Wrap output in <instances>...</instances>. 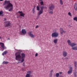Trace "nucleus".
<instances>
[{
    "mask_svg": "<svg viewBox=\"0 0 77 77\" xmlns=\"http://www.w3.org/2000/svg\"><path fill=\"white\" fill-rule=\"evenodd\" d=\"M21 55V56L20 55V54L18 52H17L15 54L16 60H18V63H19L23 62L24 60V59H25V54L24 53H22Z\"/></svg>",
    "mask_w": 77,
    "mask_h": 77,
    "instance_id": "1",
    "label": "nucleus"
},
{
    "mask_svg": "<svg viewBox=\"0 0 77 77\" xmlns=\"http://www.w3.org/2000/svg\"><path fill=\"white\" fill-rule=\"evenodd\" d=\"M6 4H7V5H6ZM4 5H6L4 7L6 10H8L9 8L10 9L8 10L9 11H12V10H13V5L11 3L10 1L5 0L4 3Z\"/></svg>",
    "mask_w": 77,
    "mask_h": 77,
    "instance_id": "2",
    "label": "nucleus"
},
{
    "mask_svg": "<svg viewBox=\"0 0 77 77\" xmlns=\"http://www.w3.org/2000/svg\"><path fill=\"white\" fill-rule=\"evenodd\" d=\"M68 43V45H69L72 48V49L73 50H77V47L75 46L74 47V46H75V45H77V44H75L74 43H71V42L70 41V40H69L67 41Z\"/></svg>",
    "mask_w": 77,
    "mask_h": 77,
    "instance_id": "3",
    "label": "nucleus"
},
{
    "mask_svg": "<svg viewBox=\"0 0 77 77\" xmlns=\"http://www.w3.org/2000/svg\"><path fill=\"white\" fill-rule=\"evenodd\" d=\"M55 7L54 5L53 4H51V6L49 7V11H51L49 12V14H53V11L54 10V9Z\"/></svg>",
    "mask_w": 77,
    "mask_h": 77,
    "instance_id": "4",
    "label": "nucleus"
},
{
    "mask_svg": "<svg viewBox=\"0 0 77 77\" xmlns=\"http://www.w3.org/2000/svg\"><path fill=\"white\" fill-rule=\"evenodd\" d=\"M12 24L10 21H7L4 22V26L5 27H8L11 26Z\"/></svg>",
    "mask_w": 77,
    "mask_h": 77,
    "instance_id": "5",
    "label": "nucleus"
},
{
    "mask_svg": "<svg viewBox=\"0 0 77 77\" xmlns=\"http://www.w3.org/2000/svg\"><path fill=\"white\" fill-rule=\"evenodd\" d=\"M52 37H57L59 36V34L57 32H55L52 33L51 35Z\"/></svg>",
    "mask_w": 77,
    "mask_h": 77,
    "instance_id": "6",
    "label": "nucleus"
},
{
    "mask_svg": "<svg viewBox=\"0 0 77 77\" xmlns=\"http://www.w3.org/2000/svg\"><path fill=\"white\" fill-rule=\"evenodd\" d=\"M26 30L25 29H22L21 30V35H24L26 34Z\"/></svg>",
    "mask_w": 77,
    "mask_h": 77,
    "instance_id": "7",
    "label": "nucleus"
},
{
    "mask_svg": "<svg viewBox=\"0 0 77 77\" xmlns=\"http://www.w3.org/2000/svg\"><path fill=\"white\" fill-rule=\"evenodd\" d=\"M0 45L3 49H6V47L4 45V43L1 42L0 43Z\"/></svg>",
    "mask_w": 77,
    "mask_h": 77,
    "instance_id": "8",
    "label": "nucleus"
},
{
    "mask_svg": "<svg viewBox=\"0 0 77 77\" xmlns=\"http://www.w3.org/2000/svg\"><path fill=\"white\" fill-rule=\"evenodd\" d=\"M18 13L20 14V17H24L25 15V14L23 13V11H19L18 12Z\"/></svg>",
    "mask_w": 77,
    "mask_h": 77,
    "instance_id": "9",
    "label": "nucleus"
},
{
    "mask_svg": "<svg viewBox=\"0 0 77 77\" xmlns=\"http://www.w3.org/2000/svg\"><path fill=\"white\" fill-rule=\"evenodd\" d=\"M32 31H30L29 32V36H30L31 38H35V35H34L32 34Z\"/></svg>",
    "mask_w": 77,
    "mask_h": 77,
    "instance_id": "10",
    "label": "nucleus"
},
{
    "mask_svg": "<svg viewBox=\"0 0 77 77\" xmlns=\"http://www.w3.org/2000/svg\"><path fill=\"white\" fill-rule=\"evenodd\" d=\"M63 55L64 57H66L67 56V52L65 51H63Z\"/></svg>",
    "mask_w": 77,
    "mask_h": 77,
    "instance_id": "11",
    "label": "nucleus"
},
{
    "mask_svg": "<svg viewBox=\"0 0 77 77\" xmlns=\"http://www.w3.org/2000/svg\"><path fill=\"white\" fill-rule=\"evenodd\" d=\"M60 33L61 35H63V33H65L66 31H65L63 30V29L62 28H60Z\"/></svg>",
    "mask_w": 77,
    "mask_h": 77,
    "instance_id": "12",
    "label": "nucleus"
},
{
    "mask_svg": "<svg viewBox=\"0 0 77 77\" xmlns=\"http://www.w3.org/2000/svg\"><path fill=\"white\" fill-rule=\"evenodd\" d=\"M39 6L41 9V10H42V11H43V9H44L45 7L44 6H42L41 5H39Z\"/></svg>",
    "mask_w": 77,
    "mask_h": 77,
    "instance_id": "13",
    "label": "nucleus"
},
{
    "mask_svg": "<svg viewBox=\"0 0 77 77\" xmlns=\"http://www.w3.org/2000/svg\"><path fill=\"white\" fill-rule=\"evenodd\" d=\"M74 8L75 11H77V4L76 3H75Z\"/></svg>",
    "mask_w": 77,
    "mask_h": 77,
    "instance_id": "14",
    "label": "nucleus"
},
{
    "mask_svg": "<svg viewBox=\"0 0 77 77\" xmlns=\"http://www.w3.org/2000/svg\"><path fill=\"white\" fill-rule=\"evenodd\" d=\"M43 13V10H40L39 11V12L38 13V15L39 16L41 14H42Z\"/></svg>",
    "mask_w": 77,
    "mask_h": 77,
    "instance_id": "15",
    "label": "nucleus"
},
{
    "mask_svg": "<svg viewBox=\"0 0 77 77\" xmlns=\"http://www.w3.org/2000/svg\"><path fill=\"white\" fill-rule=\"evenodd\" d=\"M35 8H36V6L35 5L34 6V8L33 9H32V11L33 14H35Z\"/></svg>",
    "mask_w": 77,
    "mask_h": 77,
    "instance_id": "16",
    "label": "nucleus"
},
{
    "mask_svg": "<svg viewBox=\"0 0 77 77\" xmlns=\"http://www.w3.org/2000/svg\"><path fill=\"white\" fill-rule=\"evenodd\" d=\"M54 43L55 44H56L57 43V39H56L54 40Z\"/></svg>",
    "mask_w": 77,
    "mask_h": 77,
    "instance_id": "17",
    "label": "nucleus"
},
{
    "mask_svg": "<svg viewBox=\"0 0 77 77\" xmlns=\"http://www.w3.org/2000/svg\"><path fill=\"white\" fill-rule=\"evenodd\" d=\"M6 53H7V51H5L4 52L2 53V55L3 56H4V55H5V54H6Z\"/></svg>",
    "mask_w": 77,
    "mask_h": 77,
    "instance_id": "18",
    "label": "nucleus"
},
{
    "mask_svg": "<svg viewBox=\"0 0 77 77\" xmlns=\"http://www.w3.org/2000/svg\"><path fill=\"white\" fill-rule=\"evenodd\" d=\"M73 74L75 77H77V72H75L73 73Z\"/></svg>",
    "mask_w": 77,
    "mask_h": 77,
    "instance_id": "19",
    "label": "nucleus"
},
{
    "mask_svg": "<svg viewBox=\"0 0 77 77\" xmlns=\"http://www.w3.org/2000/svg\"><path fill=\"white\" fill-rule=\"evenodd\" d=\"M32 74V71H29V77H32V75H30Z\"/></svg>",
    "mask_w": 77,
    "mask_h": 77,
    "instance_id": "20",
    "label": "nucleus"
},
{
    "mask_svg": "<svg viewBox=\"0 0 77 77\" xmlns=\"http://www.w3.org/2000/svg\"><path fill=\"white\" fill-rule=\"evenodd\" d=\"M9 63V62L8 61H4L3 62V64H8V63Z\"/></svg>",
    "mask_w": 77,
    "mask_h": 77,
    "instance_id": "21",
    "label": "nucleus"
},
{
    "mask_svg": "<svg viewBox=\"0 0 77 77\" xmlns=\"http://www.w3.org/2000/svg\"><path fill=\"white\" fill-rule=\"evenodd\" d=\"M37 11H39V10H40V9L39 8H40V7H39V5L38 6H37Z\"/></svg>",
    "mask_w": 77,
    "mask_h": 77,
    "instance_id": "22",
    "label": "nucleus"
},
{
    "mask_svg": "<svg viewBox=\"0 0 77 77\" xmlns=\"http://www.w3.org/2000/svg\"><path fill=\"white\" fill-rule=\"evenodd\" d=\"M77 61H75L74 62V65H75V67H76V66H77Z\"/></svg>",
    "mask_w": 77,
    "mask_h": 77,
    "instance_id": "23",
    "label": "nucleus"
},
{
    "mask_svg": "<svg viewBox=\"0 0 77 77\" xmlns=\"http://www.w3.org/2000/svg\"><path fill=\"white\" fill-rule=\"evenodd\" d=\"M55 75L56 77H59V73H56Z\"/></svg>",
    "mask_w": 77,
    "mask_h": 77,
    "instance_id": "24",
    "label": "nucleus"
},
{
    "mask_svg": "<svg viewBox=\"0 0 77 77\" xmlns=\"http://www.w3.org/2000/svg\"><path fill=\"white\" fill-rule=\"evenodd\" d=\"M72 71H71L70 70H69V71H68L67 73L68 74H71L72 73Z\"/></svg>",
    "mask_w": 77,
    "mask_h": 77,
    "instance_id": "25",
    "label": "nucleus"
},
{
    "mask_svg": "<svg viewBox=\"0 0 77 77\" xmlns=\"http://www.w3.org/2000/svg\"><path fill=\"white\" fill-rule=\"evenodd\" d=\"M40 4L41 6H42V5H44V2H43V1H41V2H40Z\"/></svg>",
    "mask_w": 77,
    "mask_h": 77,
    "instance_id": "26",
    "label": "nucleus"
},
{
    "mask_svg": "<svg viewBox=\"0 0 77 77\" xmlns=\"http://www.w3.org/2000/svg\"><path fill=\"white\" fill-rule=\"evenodd\" d=\"M60 5H63V2H62V0H60Z\"/></svg>",
    "mask_w": 77,
    "mask_h": 77,
    "instance_id": "27",
    "label": "nucleus"
},
{
    "mask_svg": "<svg viewBox=\"0 0 77 77\" xmlns=\"http://www.w3.org/2000/svg\"><path fill=\"white\" fill-rule=\"evenodd\" d=\"M74 20L75 21H77V17H75L73 18Z\"/></svg>",
    "mask_w": 77,
    "mask_h": 77,
    "instance_id": "28",
    "label": "nucleus"
},
{
    "mask_svg": "<svg viewBox=\"0 0 77 77\" xmlns=\"http://www.w3.org/2000/svg\"><path fill=\"white\" fill-rule=\"evenodd\" d=\"M69 71H71L72 72V67H71L70 68Z\"/></svg>",
    "mask_w": 77,
    "mask_h": 77,
    "instance_id": "29",
    "label": "nucleus"
},
{
    "mask_svg": "<svg viewBox=\"0 0 77 77\" xmlns=\"http://www.w3.org/2000/svg\"><path fill=\"white\" fill-rule=\"evenodd\" d=\"M25 77H29V74H26Z\"/></svg>",
    "mask_w": 77,
    "mask_h": 77,
    "instance_id": "30",
    "label": "nucleus"
},
{
    "mask_svg": "<svg viewBox=\"0 0 77 77\" xmlns=\"http://www.w3.org/2000/svg\"><path fill=\"white\" fill-rule=\"evenodd\" d=\"M3 11H1L0 12V15H2V14H3Z\"/></svg>",
    "mask_w": 77,
    "mask_h": 77,
    "instance_id": "31",
    "label": "nucleus"
},
{
    "mask_svg": "<svg viewBox=\"0 0 77 77\" xmlns=\"http://www.w3.org/2000/svg\"><path fill=\"white\" fill-rule=\"evenodd\" d=\"M52 76H53V74L50 73L49 77H52Z\"/></svg>",
    "mask_w": 77,
    "mask_h": 77,
    "instance_id": "32",
    "label": "nucleus"
},
{
    "mask_svg": "<svg viewBox=\"0 0 77 77\" xmlns=\"http://www.w3.org/2000/svg\"><path fill=\"white\" fill-rule=\"evenodd\" d=\"M53 72V70H51V71L50 72V74H53L52 73V72Z\"/></svg>",
    "mask_w": 77,
    "mask_h": 77,
    "instance_id": "33",
    "label": "nucleus"
},
{
    "mask_svg": "<svg viewBox=\"0 0 77 77\" xmlns=\"http://www.w3.org/2000/svg\"><path fill=\"white\" fill-rule=\"evenodd\" d=\"M68 14V15H70V16H72L71 15V13H70V12H69Z\"/></svg>",
    "mask_w": 77,
    "mask_h": 77,
    "instance_id": "34",
    "label": "nucleus"
},
{
    "mask_svg": "<svg viewBox=\"0 0 77 77\" xmlns=\"http://www.w3.org/2000/svg\"><path fill=\"white\" fill-rule=\"evenodd\" d=\"M35 57H37V56H38V53H36L35 54Z\"/></svg>",
    "mask_w": 77,
    "mask_h": 77,
    "instance_id": "35",
    "label": "nucleus"
},
{
    "mask_svg": "<svg viewBox=\"0 0 77 77\" xmlns=\"http://www.w3.org/2000/svg\"><path fill=\"white\" fill-rule=\"evenodd\" d=\"M75 70H77V66H76V67H75Z\"/></svg>",
    "mask_w": 77,
    "mask_h": 77,
    "instance_id": "36",
    "label": "nucleus"
},
{
    "mask_svg": "<svg viewBox=\"0 0 77 77\" xmlns=\"http://www.w3.org/2000/svg\"><path fill=\"white\" fill-rule=\"evenodd\" d=\"M59 74H62V72H59Z\"/></svg>",
    "mask_w": 77,
    "mask_h": 77,
    "instance_id": "37",
    "label": "nucleus"
},
{
    "mask_svg": "<svg viewBox=\"0 0 77 77\" xmlns=\"http://www.w3.org/2000/svg\"><path fill=\"white\" fill-rule=\"evenodd\" d=\"M38 27V25H37V26H36V27H35V28H37V27Z\"/></svg>",
    "mask_w": 77,
    "mask_h": 77,
    "instance_id": "38",
    "label": "nucleus"
},
{
    "mask_svg": "<svg viewBox=\"0 0 77 77\" xmlns=\"http://www.w3.org/2000/svg\"><path fill=\"white\" fill-rule=\"evenodd\" d=\"M6 19L5 18H4V21H6Z\"/></svg>",
    "mask_w": 77,
    "mask_h": 77,
    "instance_id": "39",
    "label": "nucleus"
},
{
    "mask_svg": "<svg viewBox=\"0 0 77 77\" xmlns=\"http://www.w3.org/2000/svg\"><path fill=\"white\" fill-rule=\"evenodd\" d=\"M69 27L70 28V27H71L72 26H71L70 25H69Z\"/></svg>",
    "mask_w": 77,
    "mask_h": 77,
    "instance_id": "40",
    "label": "nucleus"
},
{
    "mask_svg": "<svg viewBox=\"0 0 77 77\" xmlns=\"http://www.w3.org/2000/svg\"><path fill=\"white\" fill-rule=\"evenodd\" d=\"M37 17L38 18H39V16H38Z\"/></svg>",
    "mask_w": 77,
    "mask_h": 77,
    "instance_id": "41",
    "label": "nucleus"
},
{
    "mask_svg": "<svg viewBox=\"0 0 77 77\" xmlns=\"http://www.w3.org/2000/svg\"><path fill=\"white\" fill-rule=\"evenodd\" d=\"M39 1H40V2H42V0H39Z\"/></svg>",
    "mask_w": 77,
    "mask_h": 77,
    "instance_id": "42",
    "label": "nucleus"
},
{
    "mask_svg": "<svg viewBox=\"0 0 77 77\" xmlns=\"http://www.w3.org/2000/svg\"><path fill=\"white\" fill-rule=\"evenodd\" d=\"M3 0H0V2H2Z\"/></svg>",
    "mask_w": 77,
    "mask_h": 77,
    "instance_id": "43",
    "label": "nucleus"
},
{
    "mask_svg": "<svg viewBox=\"0 0 77 77\" xmlns=\"http://www.w3.org/2000/svg\"><path fill=\"white\" fill-rule=\"evenodd\" d=\"M45 9H47V7H45Z\"/></svg>",
    "mask_w": 77,
    "mask_h": 77,
    "instance_id": "44",
    "label": "nucleus"
},
{
    "mask_svg": "<svg viewBox=\"0 0 77 77\" xmlns=\"http://www.w3.org/2000/svg\"><path fill=\"white\" fill-rule=\"evenodd\" d=\"M8 40H10V38H8Z\"/></svg>",
    "mask_w": 77,
    "mask_h": 77,
    "instance_id": "45",
    "label": "nucleus"
},
{
    "mask_svg": "<svg viewBox=\"0 0 77 77\" xmlns=\"http://www.w3.org/2000/svg\"><path fill=\"white\" fill-rule=\"evenodd\" d=\"M38 18L37 17V18H36V20H38Z\"/></svg>",
    "mask_w": 77,
    "mask_h": 77,
    "instance_id": "46",
    "label": "nucleus"
},
{
    "mask_svg": "<svg viewBox=\"0 0 77 77\" xmlns=\"http://www.w3.org/2000/svg\"><path fill=\"white\" fill-rule=\"evenodd\" d=\"M23 66H25L24 64L23 63Z\"/></svg>",
    "mask_w": 77,
    "mask_h": 77,
    "instance_id": "47",
    "label": "nucleus"
},
{
    "mask_svg": "<svg viewBox=\"0 0 77 77\" xmlns=\"http://www.w3.org/2000/svg\"><path fill=\"white\" fill-rule=\"evenodd\" d=\"M1 39V37H0V39Z\"/></svg>",
    "mask_w": 77,
    "mask_h": 77,
    "instance_id": "48",
    "label": "nucleus"
},
{
    "mask_svg": "<svg viewBox=\"0 0 77 77\" xmlns=\"http://www.w3.org/2000/svg\"><path fill=\"white\" fill-rule=\"evenodd\" d=\"M28 35H29V33L28 32Z\"/></svg>",
    "mask_w": 77,
    "mask_h": 77,
    "instance_id": "49",
    "label": "nucleus"
},
{
    "mask_svg": "<svg viewBox=\"0 0 77 77\" xmlns=\"http://www.w3.org/2000/svg\"><path fill=\"white\" fill-rule=\"evenodd\" d=\"M59 77H62V76H60Z\"/></svg>",
    "mask_w": 77,
    "mask_h": 77,
    "instance_id": "50",
    "label": "nucleus"
}]
</instances>
